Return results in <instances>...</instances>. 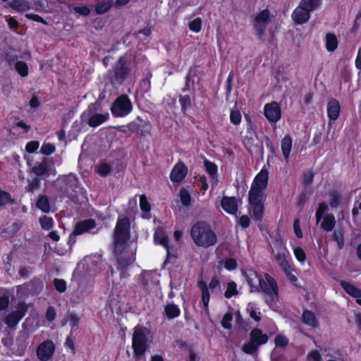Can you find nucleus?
<instances>
[{"instance_id": "obj_42", "label": "nucleus", "mask_w": 361, "mask_h": 361, "mask_svg": "<svg viewBox=\"0 0 361 361\" xmlns=\"http://www.w3.org/2000/svg\"><path fill=\"white\" fill-rule=\"evenodd\" d=\"M28 336L26 333L20 334L16 339L17 345L19 350H21L23 351H25L29 344L28 341Z\"/></svg>"}, {"instance_id": "obj_31", "label": "nucleus", "mask_w": 361, "mask_h": 361, "mask_svg": "<svg viewBox=\"0 0 361 361\" xmlns=\"http://www.w3.org/2000/svg\"><path fill=\"white\" fill-rule=\"evenodd\" d=\"M36 207L44 213L50 212V202L47 196L39 195L37 197Z\"/></svg>"}, {"instance_id": "obj_13", "label": "nucleus", "mask_w": 361, "mask_h": 361, "mask_svg": "<svg viewBox=\"0 0 361 361\" xmlns=\"http://www.w3.org/2000/svg\"><path fill=\"white\" fill-rule=\"evenodd\" d=\"M130 132L140 136H146L150 133V123L149 121L144 120L140 116H137L133 121L129 123Z\"/></svg>"}, {"instance_id": "obj_55", "label": "nucleus", "mask_w": 361, "mask_h": 361, "mask_svg": "<svg viewBox=\"0 0 361 361\" xmlns=\"http://www.w3.org/2000/svg\"><path fill=\"white\" fill-rule=\"evenodd\" d=\"M233 73L231 71L227 77L226 82V97H229L231 93L232 92L233 87Z\"/></svg>"}, {"instance_id": "obj_27", "label": "nucleus", "mask_w": 361, "mask_h": 361, "mask_svg": "<svg viewBox=\"0 0 361 361\" xmlns=\"http://www.w3.org/2000/svg\"><path fill=\"white\" fill-rule=\"evenodd\" d=\"M302 320L304 324L313 328L319 326V321L314 313L311 310H305L302 314Z\"/></svg>"}, {"instance_id": "obj_47", "label": "nucleus", "mask_w": 361, "mask_h": 361, "mask_svg": "<svg viewBox=\"0 0 361 361\" xmlns=\"http://www.w3.org/2000/svg\"><path fill=\"white\" fill-rule=\"evenodd\" d=\"M202 25V19L200 17H197L189 23L188 27L191 31L197 33L201 31Z\"/></svg>"}, {"instance_id": "obj_26", "label": "nucleus", "mask_w": 361, "mask_h": 361, "mask_svg": "<svg viewBox=\"0 0 361 361\" xmlns=\"http://www.w3.org/2000/svg\"><path fill=\"white\" fill-rule=\"evenodd\" d=\"M109 118V113L104 114L96 113L89 118L87 123L90 127L95 128L104 123Z\"/></svg>"}, {"instance_id": "obj_7", "label": "nucleus", "mask_w": 361, "mask_h": 361, "mask_svg": "<svg viewBox=\"0 0 361 361\" xmlns=\"http://www.w3.org/2000/svg\"><path fill=\"white\" fill-rule=\"evenodd\" d=\"M133 110V103L126 94L118 96L110 106V111L114 118H124Z\"/></svg>"}, {"instance_id": "obj_54", "label": "nucleus", "mask_w": 361, "mask_h": 361, "mask_svg": "<svg viewBox=\"0 0 361 361\" xmlns=\"http://www.w3.org/2000/svg\"><path fill=\"white\" fill-rule=\"evenodd\" d=\"M293 254L296 259L300 262H304L306 259V254L304 250L299 246L295 247L293 249Z\"/></svg>"}, {"instance_id": "obj_56", "label": "nucleus", "mask_w": 361, "mask_h": 361, "mask_svg": "<svg viewBox=\"0 0 361 361\" xmlns=\"http://www.w3.org/2000/svg\"><path fill=\"white\" fill-rule=\"evenodd\" d=\"M40 185V178L35 177L31 181H29L28 185L27 186V191L33 192L37 188H39Z\"/></svg>"}, {"instance_id": "obj_62", "label": "nucleus", "mask_w": 361, "mask_h": 361, "mask_svg": "<svg viewBox=\"0 0 361 361\" xmlns=\"http://www.w3.org/2000/svg\"><path fill=\"white\" fill-rule=\"evenodd\" d=\"M238 224L242 227V228L245 229L250 226V219L246 214L242 215L238 220Z\"/></svg>"}, {"instance_id": "obj_38", "label": "nucleus", "mask_w": 361, "mask_h": 361, "mask_svg": "<svg viewBox=\"0 0 361 361\" xmlns=\"http://www.w3.org/2000/svg\"><path fill=\"white\" fill-rule=\"evenodd\" d=\"M15 70L23 78L28 75V66L25 61H17L15 63Z\"/></svg>"}, {"instance_id": "obj_22", "label": "nucleus", "mask_w": 361, "mask_h": 361, "mask_svg": "<svg viewBox=\"0 0 361 361\" xmlns=\"http://www.w3.org/2000/svg\"><path fill=\"white\" fill-rule=\"evenodd\" d=\"M154 241L156 244L162 245L167 251V256L169 252V238L168 235L161 228H158L154 233Z\"/></svg>"}, {"instance_id": "obj_2", "label": "nucleus", "mask_w": 361, "mask_h": 361, "mask_svg": "<svg viewBox=\"0 0 361 361\" xmlns=\"http://www.w3.org/2000/svg\"><path fill=\"white\" fill-rule=\"evenodd\" d=\"M269 181V172L262 168L255 177L248 192L249 212L253 220L259 224L264 215V190Z\"/></svg>"}, {"instance_id": "obj_33", "label": "nucleus", "mask_w": 361, "mask_h": 361, "mask_svg": "<svg viewBox=\"0 0 361 361\" xmlns=\"http://www.w3.org/2000/svg\"><path fill=\"white\" fill-rule=\"evenodd\" d=\"M112 1L110 0L99 1L94 7V11L98 15H102L110 10L112 7Z\"/></svg>"}, {"instance_id": "obj_14", "label": "nucleus", "mask_w": 361, "mask_h": 361, "mask_svg": "<svg viewBox=\"0 0 361 361\" xmlns=\"http://www.w3.org/2000/svg\"><path fill=\"white\" fill-rule=\"evenodd\" d=\"M56 349L51 340L47 339L41 343L36 350L37 356L41 361H49L53 356Z\"/></svg>"}, {"instance_id": "obj_43", "label": "nucleus", "mask_w": 361, "mask_h": 361, "mask_svg": "<svg viewBox=\"0 0 361 361\" xmlns=\"http://www.w3.org/2000/svg\"><path fill=\"white\" fill-rule=\"evenodd\" d=\"M255 126L254 123L247 124L245 140L247 143L252 144L254 142V136L256 135Z\"/></svg>"}, {"instance_id": "obj_17", "label": "nucleus", "mask_w": 361, "mask_h": 361, "mask_svg": "<svg viewBox=\"0 0 361 361\" xmlns=\"http://www.w3.org/2000/svg\"><path fill=\"white\" fill-rule=\"evenodd\" d=\"M188 167L182 161H178L174 165L171 173L170 179L173 183L181 182L187 176Z\"/></svg>"}, {"instance_id": "obj_3", "label": "nucleus", "mask_w": 361, "mask_h": 361, "mask_svg": "<svg viewBox=\"0 0 361 361\" xmlns=\"http://www.w3.org/2000/svg\"><path fill=\"white\" fill-rule=\"evenodd\" d=\"M152 343L151 331L144 326L136 325L133 329L132 336L133 357L136 360H140L149 349Z\"/></svg>"}, {"instance_id": "obj_6", "label": "nucleus", "mask_w": 361, "mask_h": 361, "mask_svg": "<svg viewBox=\"0 0 361 361\" xmlns=\"http://www.w3.org/2000/svg\"><path fill=\"white\" fill-rule=\"evenodd\" d=\"M132 61L126 56L119 57L118 61L113 68V75L111 77L112 83L121 85L128 78L132 71Z\"/></svg>"}, {"instance_id": "obj_50", "label": "nucleus", "mask_w": 361, "mask_h": 361, "mask_svg": "<svg viewBox=\"0 0 361 361\" xmlns=\"http://www.w3.org/2000/svg\"><path fill=\"white\" fill-rule=\"evenodd\" d=\"M56 150V147L52 143H43L40 152L45 156H49L53 154Z\"/></svg>"}, {"instance_id": "obj_4", "label": "nucleus", "mask_w": 361, "mask_h": 361, "mask_svg": "<svg viewBox=\"0 0 361 361\" xmlns=\"http://www.w3.org/2000/svg\"><path fill=\"white\" fill-rule=\"evenodd\" d=\"M190 235L199 247L207 248L216 244L217 238L211 226L206 221H197L190 229Z\"/></svg>"}, {"instance_id": "obj_11", "label": "nucleus", "mask_w": 361, "mask_h": 361, "mask_svg": "<svg viewBox=\"0 0 361 361\" xmlns=\"http://www.w3.org/2000/svg\"><path fill=\"white\" fill-rule=\"evenodd\" d=\"M28 310V305L25 301H19L15 306V310L9 312L4 319L7 326L15 330L20 321L25 316Z\"/></svg>"}, {"instance_id": "obj_58", "label": "nucleus", "mask_w": 361, "mask_h": 361, "mask_svg": "<svg viewBox=\"0 0 361 361\" xmlns=\"http://www.w3.org/2000/svg\"><path fill=\"white\" fill-rule=\"evenodd\" d=\"M39 143L38 141H35V140L30 141L26 144L25 150L28 153H34L37 150V149L39 148Z\"/></svg>"}, {"instance_id": "obj_35", "label": "nucleus", "mask_w": 361, "mask_h": 361, "mask_svg": "<svg viewBox=\"0 0 361 361\" xmlns=\"http://www.w3.org/2000/svg\"><path fill=\"white\" fill-rule=\"evenodd\" d=\"M179 197L182 204L185 207H189L192 204V197L189 191L185 188H182L179 191Z\"/></svg>"}, {"instance_id": "obj_57", "label": "nucleus", "mask_w": 361, "mask_h": 361, "mask_svg": "<svg viewBox=\"0 0 361 361\" xmlns=\"http://www.w3.org/2000/svg\"><path fill=\"white\" fill-rule=\"evenodd\" d=\"M237 262L234 258H227L224 261V267L228 271H233L237 268Z\"/></svg>"}, {"instance_id": "obj_60", "label": "nucleus", "mask_w": 361, "mask_h": 361, "mask_svg": "<svg viewBox=\"0 0 361 361\" xmlns=\"http://www.w3.org/2000/svg\"><path fill=\"white\" fill-rule=\"evenodd\" d=\"M111 172V166L106 164H101L97 169V173L102 176H106Z\"/></svg>"}, {"instance_id": "obj_10", "label": "nucleus", "mask_w": 361, "mask_h": 361, "mask_svg": "<svg viewBox=\"0 0 361 361\" xmlns=\"http://www.w3.org/2000/svg\"><path fill=\"white\" fill-rule=\"evenodd\" d=\"M327 208V204L325 202H320L316 209L315 220L317 224L321 222L320 227L322 230L330 232L333 231L336 221L332 213L326 214L324 216Z\"/></svg>"}, {"instance_id": "obj_36", "label": "nucleus", "mask_w": 361, "mask_h": 361, "mask_svg": "<svg viewBox=\"0 0 361 361\" xmlns=\"http://www.w3.org/2000/svg\"><path fill=\"white\" fill-rule=\"evenodd\" d=\"M179 103L180 105L181 111L185 114V111L191 107L192 106V99L190 95L185 94L179 95Z\"/></svg>"}, {"instance_id": "obj_29", "label": "nucleus", "mask_w": 361, "mask_h": 361, "mask_svg": "<svg viewBox=\"0 0 361 361\" xmlns=\"http://www.w3.org/2000/svg\"><path fill=\"white\" fill-rule=\"evenodd\" d=\"M32 171L34 173L37 178L41 176L48 177L50 175L48 165L47 163L38 162L32 168Z\"/></svg>"}, {"instance_id": "obj_52", "label": "nucleus", "mask_w": 361, "mask_h": 361, "mask_svg": "<svg viewBox=\"0 0 361 361\" xmlns=\"http://www.w3.org/2000/svg\"><path fill=\"white\" fill-rule=\"evenodd\" d=\"M53 284L55 289L59 293H64L66 290V282L64 279H54Z\"/></svg>"}, {"instance_id": "obj_24", "label": "nucleus", "mask_w": 361, "mask_h": 361, "mask_svg": "<svg viewBox=\"0 0 361 361\" xmlns=\"http://www.w3.org/2000/svg\"><path fill=\"white\" fill-rule=\"evenodd\" d=\"M293 147V139L290 134H286L281 141L282 154L286 162H288Z\"/></svg>"}, {"instance_id": "obj_12", "label": "nucleus", "mask_w": 361, "mask_h": 361, "mask_svg": "<svg viewBox=\"0 0 361 361\" xmlns=\"http://www.w3.org/2000/svg\"><path fill=\"white\" fill-rule=\"evenodd\" d=\"M96 226V221L93 219H87L85 220L79 221L75 224L73 231L69 235L68 243L69 245L74 244L75 243V238L77 236L81 235L86 233L96 234L97 231L92 232V230L94 229Z\"/></svg>"}, {"instance_id": "obj_1", "label": "nucleus", "mask_w": 361, "mask_h": 361, "mask_svg": "<svg viewBox=\"0 0 361 361\" xmlns=\"http://www.w3.org/2000/svg\"><path fill=\"white\" fill-rule=\"evenodd\" d=\"M250 293H261L264 296V302L269 307L275 303L279 295V287L275 279L268 273L260 274L249 269L245 271Z\"/></svg>"}, {"instance_id": "obj_34", "label": "nucleus", "mask_w": 361, "mask_h": 361, "mask_svg": "<svg viewBox=\"0 0 361 361\" xmlns=\"http://www.w3.org/2000/svg\"><path fill=\"white\" fill-rule=\"evenodd\" d=\"M15 204L16 201L12 198L11 193L0 188V207Z\"/></svg>"}, {"instance_id": "obj_40", "label": "nucleus", "mask_w": 361, "mask_h": 361, "mask_svg": "<svg viewBox=\"0 0 361 361\" xmlns=\"http://www.w3.org/2000/svg\"><path fill=\"white\" fill-rule=\"evenodd\" d=\"M333 239L336 242L339 249H342L344 247V233L343 229L335 230L333 233Z\"/></svg>"}, {"instance_id": "obj_15", "label": "nucleus", "mask_w": 361, "mask_h": 361, "mask_svg": "<svg viewBox=\"0 0 361 361\" xmlns=\"http://www.w3.org/2000/svg\"><path fill=\"white\" fill-rule=\"evenodd\" d=\"M264 115L269 123H277L281 118V109L279 103L271 102L264 106Z\"/></svg>"}, {"instance_id": "obj_18", "label": "nucleus", "mask_w": 361, "mask_h": 361, "mask_svg": "<svg viewBox=\"0 0 361 361\" xmlns=\"http://www.w3.org/2000/svg\"><path fill=\"white\" fill-rule=\"evenodd\" d=\"M135 261V257L133 256H125L123 255L117 256L116 258V268L119 271L121 278H124L128 276L127 271L128 267L132 264Z\"/></svg>"}, {"instance_id": "obj_21", "label": "nucleus", "mask_w": 361, "mask_h": 361, "mask_svg": "<svg viewBox=\"0 0 361 361\" xmlns=\"http://www.w3.org/2000/svg\"><path fill=\"white\" fill-rule=\"evenodd\" d=\"M222 209L229 214H235L238 209L235 197L224 196L221 201Z\"/></svg>"}, {"instance_id": "obj_46", "label": "nucleus", "mask_w": 361, "mask_h": 361, "mask_svg": "<svg viewBox=\"0 0 361 361\" xmlns=\"http://www.w3.org/2000/svg\"><path fill=\"white\" fill-rule=\"evenodd\" d=\"M140 207L143 213H149L152 207L145 195H140Z\"/></svg>"}, {"instance_id": "obj_53", "label": "nucleus", "mask_w": 361, "mask_h": 361, "mask_svg": "<svg viewBox=\"0 0 361 361\" xmlns=\"http://www.w3.org/2000/svg\"><path fill=\"white\" fill-rule=\"evenodd\" d=\"M288 339L281 334H278L274 338L276 347L285 348L288 345Z\"/></svg>"}, {"instance_id": "obj_8", "label": "nucleus", "mask_w": 361, "mask_h": 361, "mask_svg": "<svg viewBox=\"0 0 361 361\" xmlns=\"http://www.w3.org/2000/svg\"><path fill=\"white\" fill-rule=\"evenodd\" d=\"M271 21V15L268 8L260 11L253 18L252 27L255 34L262 42L265 40V31Z\"/></svg>"}, {"instance_id": "obj_49", "label": "nucleus", "mask_w": 361, "mask_h": 361, "mask_svg": "<svg viewBox=\"0 0 361 361\" xmlns=\"http://www.w3.org/2000/svg\"><path fill=\"white\" fill-rule=\"evenodd\" d=\"M242 116L239 110L232 109L230 113V121L232 124L238 126L240 123Z\"/></svg>"}, {"instance_id": "obj_37", "label": "nucleus", "mask_w": 361, "mask_h": 361, "mask_svg": "<svg viewBox=\"0 0 361 361\" xmlns=\"http://www.w3.org/2000/svg\"><path fill=\"white\" fill-rule=\"evenodd\" d=\"M321 4V0H301L300 5L310 13L314 11Z\"/></svg>"}, {"instance_id": "obj_51", "label": "nucleus", "mask_w": 361, "mask_h": 361, "mask_svg": "<svg viewBox=\"0 0 361 361\" xmlns=\"http://www.w3.org/2000/svg\"><path fill=\"white\" fill-rule=\"evenodd\" d=\"M232 319H233L232 314L231 312H226L224 315V317L221 321L222 327L224 328L225 329H231L232 327V324H231Z\"/></svg>"}, {"instance_id": "obj_30", "label": "nucleus", "mask_w": 361, "mask_h": 361, "mask_svg": "<svg viewBox=\"0 0 361 361\" xmlns=\"http://www.w3.org/2000/svg\"><path fill=\"white\" fill-rule=\"evenodd\" d=\"M338 39L335 34L327 33L325 37V47L328 51L333 52L338 47Z\"/></svg>"}, {"instance_id": "obj_28", "label": "nucleus", "mask_w": 361, "mask_h": 361, "mask_svg": "<svg viewBox=\"0 0 361 361\" xmlns=\"http://www.w3.org/2000/svg\"><path fill=\"white\" fill-rule=\"evenodd\" d=\"M164 313L169 319H172L180 316V310L178 305L171 302L165 305Z\"/></svg>"}, {"instance_id": "obj_5", "label": "nucleus", "mask_w": 361, "mask_h": 361, "mask_svg": "<svg viewBox=\"0 0 361 361\" xmlns=\"http://www.w3.org/2000/svg\"><path fill=\"white\" fill-rule=\"evenodd\" d=\"M130 237V221L129 217L125 216L118 218L114 231L115 250L124 249L125 245Z\"/></svg>"}, {"instance_id": "obj_9", "label": "nucleus", "mask_w": 361, "mask_h": 361, "mask_svg": "<svg viewBox=\"0 0 361 361\" xmlns=\"http://www.w3.org/2000/svg\"><path fill=\"white\" fill-rule=\"evenodd\" d=\"M269 336L262 332L260 329L254 328L250 333V342L243 346V351L247 354L252 355L257 352L259 346L267 343Z\"/></svg>"}, {"instance_id": "obj_23", "label": "nucleus", "mask_w": 361, "mask_h": 361, "mask_svg": "<svg viewBox=\"0 0 361 361\" xmlns=\"http://www.w3.org/2000/svg\"><path fill=\"white\" fill-rule=\"evenodd\" d=\"M275 246L279 252L275 255V259L279 264L283 259L290 258V255L286 245L283 244V240L279 238L275 241Z\"/></svg>"}, {"instance_id": "obj_25", "label": "nucleus", "mask_w": 361, "mask_h": 361, "mask_svg": "<svg viewBox=\"0 0 361 361\" xmlns=\"http://www.w3.org/2000/svg\"><path fill=\"white\" fill-rule=\"evenodd\" d=\"M340 285L345 293L351 297L355 298H361V289L357 288L353 284L345 281H341Z\"/></svg>"}, {"instance_id": "obj_32", "label": "nucleus", "mask_w": 361, "mask_h": 361, "mask_svg": "<svg viewBox=\"0 0 361 361\" xmlns=\"http://www.w3.org/2000/svg\"><path fill=\"white\" fill-rule=\"evenodd\" d=\"M342 200L341 194L337 190L331 191L329 193V203L331 208H337Z\"/></svg>"}, {"instance_id": "obj_39", "label": "nucleus", "mask_w": 361, "mask_h": 361, "mask_svg": "<svg viewBox=\"0 0 361 361\" xmlns=\"http://www.w3.org/2000/svg\"><path fill=\"white\" fill-rule=\"evenodd\" d=\"M4 2L8 0H1ZM9 6L17 11H25L28 8L27 3L24 0H11L9 2Z\"/></svg>"}, {"instance_id": "obj_61", "label": "nucleus", "mask_w": 361, "mask_h": 361, "mask_svg": "<svg viewBox=\"0 0 361 361\" xmlns=\"http://www.w3.org/2000/svg\"><path fill=\"white\" fill-rule=\"evenodd\" d=\"M45 317L47 321L53 322L56 318V311L54 307L49 306L45 313Z\"/></svg>"}, {"instance_id": "obj_44", "label": "nucleus", "mask_w": 361, "mask_h": 361, "mask_svg": "<svg viewBox=\"0 0 361 361\" xmlns=\"http://www.w3.org/2000/svg\"><path fill=\"white\" fill-rule=\"evenodd\" d=\"M2 289L0 290L1 292ZM9 294L8 291H4L3 293H0V312L6 310L9 305Z\"/></svg>"}, {"instance_id": "obj_19", "label": "nucleus", "mask_w": 361, "mask_h": 361, "mask_svg": "<svg viewBox=\"0 0 361 361\" xmlns=\"http://www.w3.org/2000/svg\"><path fill=\"white\" fill-rule=\"evenodd\" d=\"M291 18L296 25H302L310 20V12L299 4L293 10Z\"/></svg>"}, {"instance_id": "obj_20", "label": "nucleus", "mask_w": 361, "mask_h": 361, "mask_svg": "<svg viewBox=\"0 0 361 361\" xmlns=\"http://www.w3.org/2000/svg\"><path fill=\"white\" fill-rule=\"evenodd\" d=\"M327 116L330 121H336L341 112V106L339 102L333 97L329 99L326 105Z\"/></svg>"}, {"instance_id": "obj_45", "label": "nucleus", "mask_w": 361, "mask_h": 361, "mask_svg": "<svg viewBox=\"0 0 361 361\" xmlns=\"http://www.w3.org/2000/svg\"><path fill=\"white\" fill-rule=\"evenodd\" d=\"M53 219L47 216H42L39 218V224L43 230L49 231L53 227Z\"/></svg>"}, {"instance_id": "obj_63", "label": "nucleus", "mask_w": 361, "mask_h": 361, "mask_svg": "<svg viewBox=\"0 0 361 361\" xmlns=\"http://www.w3.org/2000/svg\"><path fill=\"white\" fill-rule=\"evenodd\" d=\"M202 293V302L205 308L208 307L210 300V294L209 288L201 290Z\"/></svg>"}, {"instance_id": "obj_41", "label": "nucleus", "mask_w": 361, "mask_h": 361, "mask_svg": "<svg viewBox=\"0 0 361 361\" xmlns=\"http://www.w3.org/2000/svg\"><path fill=\"white\" fill-rule=\"evenodd\" d=\"M204 165L207 172L209 173V175L212 178H214V176H216L217 172H218V167H217V165L214 162H212L208 159H206L204 161Z\"/></svg>"}, {"instance_id": "obj_64", "label": "nucleus", "mask_w": 361, "mask_h": 361, "mask_svg": "<svg viewBox=\"0 0 361 361\" xmlns=\"http://www.w3.org/2000/svg\"><path fill=\"white\" fill-rule=\"evenodd\" d=\"M73 10L82 16H87L90 13V9L87 6H75Z\"/></svg>"}, {"instance_id": "obj_16", "label": "nucleus", "mask_w": 361, "mask_h": 361, "mask_svg": "<svg viewBox=\"0 0 361 361\" xmlns=\"http://www.w3.org/2000/svg\"><path fill=\"white\" fill-rule=\"evenodd\" d=\"M63 181L66 186L70 188L73 192V193L68 195V198L75 202V200L78 199L77 189H80L78 177L73 173H69L63 177Z\"/></svg>"}, {"instance_id": "obj_48", "label": "nucleus", "mask_w": 361, "mask_h": 361, "mask_svg": "<svg viewBox=\"0 0 361 361\" xmlns=\"http://www.w3.org/2000/svg\"><path fill=\"white\" fill-rule=\"evenodd\" d=\"M237 285L235 282L231 281L228 283L226 291L224 292V296L226 298H231L233 295H237Z\"/></svg>"}, {"instance_id": "obj_59", "label": "nucleus", "mask_w": 361, "mask_h": 361, "mask_svg": "<svg viewBox=\"0 0 361 361\" xmlns=\"http://www.w3.org/2000/svg\"><path fill=\"white\" fill-rule=\"evenodd\" d=\"M25 18L35 22L41 23L44 25H47V22L39 15L35 13H26Z\"/></svg>"}]
</instances>
